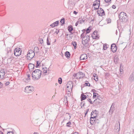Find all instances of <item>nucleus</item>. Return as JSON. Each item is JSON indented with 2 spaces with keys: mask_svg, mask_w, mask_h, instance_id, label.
<instances>
[{
  "mask_svg": "<svg viewBox=\"0 0 134 134\" xmlns=\"http://www.w3.org/2000/svg\"><path fill=\"white\" fill-rule=\"evenodd\" d=\"M41 73L42 71L40 69L34 70L32 74V79L35 80H38L41 77Z\"/></svg>",
  "mask_w": 134,
  "mask_h": 134,
  "instance_id": "obj_1",
  "label": "nucleus"
},
{
  "mask_svg": "<svg viewBox=\"0 0 134 134\" xmlns=\"http://www.w3.org/2000/svg\"><path fill=\"white\" fill-rule=\"evenodd\" d=\"M85 33L83 32L81 35V37L82 38V44L83 45H88V42L90 40V36L86 35H85Z\"/></svg>",
  "mask_w": 134,
  "mask_h": 134,
  "instance_id": "obj_2",
  "label": "nucleus"
},
{
  "mask_svg": "<svg viewBox=\"0 0 134 134\" xmlns=\"http://www.w3.org/2000/svg\"><path fill=\"white\" fill-rule=\"evenodd\" d=\"M35 56L34 52L32 50H29L27 55V59L29 60H31Z\"/></svg>",
  "mask_w": 134,
  "mask_h": 134,
  "instance_id": "obj_3",
  "label": "nucleus"
},
{
  "mask_svg": "<svg viewBox=\"0 0 134 134\" xmlns=\"http://www.w3.org/2000/svg\"><path fill=\"white\" fill-rule=\"evenodd\" d=\"M76 2L75 0H69L68 2L69 8L71 9H72L74 7Z\"/></svg>",
  "mask_w": 134,
  "mask_h": 134,
  "instance_id": "obj_4",
  "label": "nucleus"
},
{
  "mask_svg": "<svg viewBox=\"0 0 134 134\" xmlns=\"http://www.w3.org/2000/svg\"><path fill=\"white\" fill-rule=\"evenodd\" d=\"M21 49L19 48L18 49H15L14 51V54L16 56H19L21 54Z\"/></svg>",
  "mask_w": 134,
  "mask_h": 134,
  "instance_id": "obj_5",
  "label": "nucleus"
},
{
  "mask_svg": "<svg viewBox=\"0 0 134 134\" xmlns=\"http://www.w3.org/2000/svg\"><path fill=\"white\" fill-rule=\"evenodd\" d=\"M25 90L26 92L29 93L34 91V89L32 86H29L26 87L25 88Z\"/></svg>",
  "mask_w": 134,
  "mask_h": 134,
  "instance_id": "obj_6",
  "label": "nucleus"
},
{
  "mask_svg": "<svg viewBox=\"0 0 134 134\" xmlns=\"http://www.w3.org/2000/svg\"><path fill=\"white\" fill-rule=\"evenodd\" d=\"M98 15L100 16H102L105 15V13L103 10L102 8H100L97 11Z\"/></svg>",
  "mask_w": 134,
  "mask_h": 134,
  "instance_id": "obj_7",
  "label": "nucleus"
},
{
  "mask_svg": "<svg viewBox=\"0 0 134 134\" xmlns=\"http://www.w3.org/2000/svg\"><path fill=\"white\" fill-rule=\"evenodd\" d=\"M92 36L93 37V38L96 39L99 38V35L98 33V32L97 31H94L93 33L92 34Z\"/></svg>",
  "mask_w": 134,
  "mask_h": 134,
  "instance_id": "obj_8",
  "label": "nucleus"
},
{
  "mask_svg": "<svg viewBox=\"0 0 134 134\" xmlns=\"http://www.w3.org/2000/svg\"><path fill=\"white\" fill-rule=\"evenodd\" d=\"M111 48L113 52L114 53L116 52L117 50V47L115 43H113L111 45Z\"/></svg>",
  "mask_w": 134,
  "mask_h": 134,
  "instance_id": "obj_9",
  "label": "nucleus"
},
{
  "mask_svg": "<svg viewBox=\"0 0 134 134\" xmlns=\"http://www.w3.org/2000/svg\"><path fill=\"white\" fill-rule=\"evenodd\" d=\"M120 124L119 122V124L117 123L116 124L115 127V131L116 132H118L120 130Z\"/></svg>",
  "mask_w": 134,
  "mask_h": 134,
  "instance_id": "obj_10",
  "label": "nucleus"
},
{
  "mask_svg": "<svg viewBox=\"0 0 134 134\" xmlns=\"http://www.w3.org/2000/svg\"><path fill=\"white\" fill-rule=\"evenodd\" d=\"M77 74L78 76L77 79L82 78L85 76V74L81 72H78Z\"/></svg>",
  "mask_w": 134,
  "mask_h": 134,
  "instance_id": "obj_11",
  "label": "nucleus"
},
{
  "mask_svg": "<svg viewBox=\"0 0 134 134\" xmlns=\"http://www.w3.org/2000/svg\"><path fill=\"white\" fill-rule=\"evenodd\" d=\"M97 117L96 116H93V117H91L90 118V123L91 124L93 125L94 124L95 120L96 119V118Z\"/></svg>",
  "mask_w": 134,
  "mask_h": 134,
  "instance_id": "obj_12",
  "label": "nucleus"
},
{
  "mask_svg": "<svg viewBox=\"0 0 134 134\" xmlns=\"http://www.w3.org/2000/svg\"><path fill=\"white\" fill-rule=\"evenodd\" d=\"M5 75L4 71L2 69L0 71V78L1 79H3Z\"/></svg>",
  "mask_w": 134,
  "mask_h": 134,
  "instance_id": "obj_13",
  "label": "nucleus"
},
{
  "mask_svg": "<svg viewBox=\"0 0 134 134\" xmlns=\"http://www.w3.org/2000/svg\"><path fill=\"white\" fill-rule=\"evenodd\" d=\"M87 55L86 54H83L81 55L80 57V60H84L87 59Z\"/></svg>",
  "mask_w": 134,
  "mask_h": 134,
  "instance_id": "obj_14",
  "label": "nucleus"
},
{
  "mask_svg": "<svg viewBox=\"0 0 134 134\" xmlns=\"http://www.w3.org/2000/svg\"><path fill=\"white\" fill-rule=\"evenodd\" d=\"M129 80L131 82H134V73H133L130 75Z\"/></svg>",
  "mask_w": 134,
  "mask_h": 134,
  "instance_id": "obj_15",
  "label": "nucleus"
},
{
  "mask_svg": "<svg viewBox=\"0 0 134 134\" xmlns=\"http://www.w3.org/2000/svg\"><path fill=\"white\" fill-rule=\"evenodd\" d=\"M49 68H42L43 72V74H46L47 73L49 74Z\"/></svg>",
  "mask_w": 134,
  "mask_h": 134,
  "instance_id": "obj_16",
  "label": "nucleus"
},
{
  "mask_svg": "<svg viewBox=\"0 0 134 134\" xmlns=\"http://www.w3.org/2000/svg\"><path fill=\"white\" fill-rule=\"evenodd\" d=\"M85 19L84 16H81L80 18H79L78 19V20L79 21V24H81L84 22Z\"/></svg>",
  "mask_w": 134,
  "mask_h": 134,
  "instance_id": "obj_17",
  "label": "nucleus"
},
{
  "mask_svg": "<svg viewBox=\"0 0 134 134\" xmlns=\"http://www.w3.org/2000/svg\"><path fill=\"white\" fill-rule=\"evenodd\" d=\"M120 20L122 21L125 22H126L128 20V17L127 16H124V17L121 18H119Z\"/></svg>",
  "mask_w": 134,
  "mask_h": 134,
  "instance_id": "obj_18",
  "label": "nucleus"
},
{
  "mask_svg": "<svg viewBox=\"0 0 134 134\" xmlns=\"http://www.w3.org/2000/svg\"><path fill=\"white\" fill-rule=\"evenodd\" d=\"M59 23V21H56L54 22L53 23L51 24L50 25V26L53 27H54L55 26H57L58 25Z\"/></svg>",
  "mask_w": 134,
  "mask_h": 134,
  "instance_id": "obj_19",
  "label": "nucleus"
},
{
  "mask_svg": "<svg viewBox=\"0 0 134 134\" xmlns=\"http://www.w3.org/2000/svg\"><path fill=\"white\" fill-rule=\"evenodd\" d=\"M100 5V1L99 0H96L94 1L93 4V5L94 7L96 5Z\"/></svg>",
  "mask_w": 134,
  "mask_h": 134,
  "instance_id": "obj_20",
  "label": "nucleus"
},
{
  "mask_svg": "<svg viewBox=\"0 0 134 134\" xmlns=\"http://www.w3.org/2000/svg\"><path fill=\"white\" fill-rule=\"evenodd\" d=\"M127 16L126 14L124 12H121L119 15V18H121L124 17V16Z\"/></svg>",
  "mask_w": 134,
  "mask_h": 134,
  "instance_id": "obj_21",
  "label": "nucleus"
},
{
  "mask_svg": "<svg viewBox=\"0 0 134 134\" xmlns=\"http://www.w3.org/2000/svg\"><path fill=\"white\" fill-rule=\"evenodd\" d=\"M87 97H86V95L84 94L83 93L81 95V100L82 101V100L85 99Z\"/></svg>",
  "mask_w": 134,
  "mask_h": 134,
  "instance_id": "obj_22",
  "label": "nucleus"
},
{
  "mask_svg": "<svg viewBox=\"0 0 134 134\" xmlns=\"http://www.w3.org/2000/svg\"><path fill=\"white\" fill-rule=\"evenodd\" d=\"M113 104H113V103L112 104L111 106L110 110L109 111V113H111V115L113 113V109H114V107L113 106Z\"/></svg>",
  "mask_w": 134,
  "mask_h": 134,
  "instance_id": "obj_23",
  "label": "nucleus"
},
{
  "mask_svg": "<svg viewBox=\"0 0 134 134\" xmlns=\"http://www.w3.org/2000/svg\"><path fill=\"white\" fill-rule=\"evenodd\" d=\"M73 26L72 25H70L68 27V30L69 32H70L73 30Z\"/></svg>",
  "mask_w": 134,
  "mask_h": 134,
  "instance_id": "obj_24",
  "label": "nucleus"
},
{
  "mask_svg": "<svg viewBox=\"0 0 134 134\" xmlns=\"http://www.w3.org/2000/svg\"><path fill=\"white\" fill-rule=\"evenodd\" d=\"M99 96H97V98L95 99L93 101V102H96V103H98L97 104H98L99 103H100V101L99 100Z\"/></svg>",
  "mask_w": 134,
  "mask_h": 134,
  "instance_id": "obj_25",
  "label": "nucleus"
},
{
  "mask_svg": "<svg viewBox=\"0 0 134 134\" xmlns=\"http://www.w3.org/2000/svg\"><path fill=\"white\" fill-rule=\"evenodd\" d=\"M70 52H69L66 51L65 53V55L67 58H70Z\"/></svg>",
  "mask_w": 134,
  "mask_h": 134,
  "instance_id": "obj_26",
  "label": "nucleus"
},
{
  "mask_svg": "<svg viewBox=\"0 0 134 134\" xmlns=\"http://www.w3.org/2000/svg\"><path fill=\"white\" fill-rule=\"evenodd\" d=\"M23 81L26 83H28L29 82L30 80V79L27 78H24L23 80Z\"/></svg>",
  "mask_w": 134,
  "mask_h": 134,
  "instance_id": "obj_27",
  "label": "nucleus"
},
{
  "mask_svg": "<svg viewBox=\"0 0 134 134\" xmlns=\"http://www.w3.org/2000/svg\"><path fill=\"white\" fill-rule=\"evenodd\" d=\"M34 52H35L36 53H37L39 52V49L38 47H34Z\"/></svg>",
  "mask_w": 134,
  "mask_h": 134,
  "instance_id": "obj_28",
  "label": "nucleus"
},
{
  "mask_svg": "<svg viewBox=\"0 0 134 134\" xmlns=\"http://www.w3.org/2000/svg\"><path fill=\"white\" fill-rule=\"evenodd\" d=\"M51 40L50 39H49L48 37L47 40V44L48 45H49L51 44Z\"/></svg>",
  "mask_w": 134,
  "mask_h": 134,
  "instance_id": "obj_29",
  "label": "nucleus"
},
{
  "mask_svg": "<svg viewBox=\"0 0 134 134\" xmlns=\"http://www.w3.org/2000/svg\"><path fill=\"white\" fill-rule=\"evenodd\" d=\"M90 27H89L88 28H87L86 30V33H85V35H87V34L89 33H90Z\"/></svg>",
  "mask_w": 134,
  "mask_h": 134,
  "instance_id": "obj_30",
  "label": "nucleus"
},
{
  "mask_svg": "<svg viewBox=\"0 0 134 134\" xmlns=\"http://www.w3.org/2000/svg\"><path fill=\"white\" fill-rule=\"evenodd\" d=\"M72 44L74 46V48L76 49L77 45V43L75 41H73L72 43Z\"/></svg>",
  "mask_w": 134,
  "mask_h": 134,
  "instance_id": "obj_31",
  "label": "nucleus"
},
{
  "mask_svg": "<svg viewBox=\"0 0 134 134\" xmlns=\"http://www.w3.org/2000/svg\"><path fill=\"white\" fill-rule=\"evenodd\" d=\"M41 63H40L38 61H37L36 62V65L35 66V67H38V66H41Z\"/></svg>",
  "mask_w": 134,
  "mask_h": 134,
  "instance_id": "obj_32",
  "label": "nucleus"
},
{
  "mask_svg": "<svg viewBox=\"0 0 134 134\" xmlns=\"http://www.w3.org/2000/svg\"><path fill=\"white\" fill-rule=\"evenodd\" d=\"M107 44H104L103 45V49L104 50H106L107 48Z\"/></svg>",
  "mask_w": 134,
  "mask_h": 134,
  "instance_id": "obj_33",
  "label": "nucleus"
},
{
  "mask_svg": "<svg viewBox=\"0 0 134 134\" xmlns=\"http://www.w3.org/2000/svg\"><path fill=\"white\" fill-rule=\"evenodd\" d=\"M60 22L62 23V25H63L65 23V19L64 18L62 19L60 21Z\"/></svg>",
  "mask_w": 134,
  "mask_h": 134,
  "instance_id": "obj_34",
  "label": "nucleus"
},
{
  "mask_svg": "<svg viewBox=\"0 0 134 134\" xmlns=\"http://www.w3.org/2000/svg\"><path fill=\"white\" fill-rule=\"evenodd\" d=\"M120 73V74H122L123 73V68H119Z\"/></svg>",
  "mask_w": 134,
  "mask_h": 134,
  "instance_id": "obj_35",
  "label": "nucleus"
},
{
  "mask_svg": "<svg viewBox=\"0 0 134 134\" xmlns=\"http://www.w3.org/2000/svg\"><path fill=\"white\" fill-rule=\"evenodd\" d=\"M97 75L95 74V76L94 75V79L96 81H97L98 80V76H96Z\"/></svg>",
  "mask_w": 134,
  "mask_h": 134,
  "instance_id": "obj_36",
  "label": "nucleus"
},
{
  "mask_svg": "<svg viewBox=\"0 0 134 134\" xmlns=\"http://www.w3.org/2000/svg\"><path fill=\"white\" fill-rule=\"evenodd\" d=\"M98 95H99V94L97 93L93 92V98H94L95 97H96L97 96H98Z\"/></svg>",
  "mask_w": 134,
  "mask_h": 134,
  "instance_id": "obj_37",
  "label": "nucleus"
},
{
  "mask_svg": "<svg viewBox=\"0 0 134 134\" xmlns=\"http://www.w3.org/2000/svg\"><path fill=\"white\" fill-rule=\"evenodd\" d=\"M106 21L107 22V23H111V19L110 18H108L106 19Z\"/></svg>",
  "mask_w": 134,
  "mask_h": 134,
  "instance_id": "obj_38",
  "label": "nucleus"
},
{
  "mask_svg": "<svg viewBox=\"0 0 134 134\" xmlns=\"http://www.w3.org/2000/svg\"><path fill=\"white\" fill-rule=\"evenodd\" d=\"M58 81L59 83L60 84L62 83V79L61 77H59L58 79Z\"/></svg>",
  "mask_w": 134,
  "mask_h": 134,
  "instance_id": "obj_39",
  "label": "nucleus"
},
{
  "mask_svg": "<svg viewBox=\"0 0 134 134\" xmlns=\"http://www.w3.org/2000/svg\"><path fill=\"white\" fill-rule=\"evenodd\" d=\"M28 67H35V65L32 64L30 63L28 64Z\"/></svg>",
  "mask_w": 134,
  "mask_h": 134,
  "instance_id": "obj_40",
  "label": "nucleus"
},
{
  "mask_svg": "<svg viewBox=\"0 0 134 134\" xmlns=\"http://www.w3.org/2000/svg\"><path fill=\"white\" fill-rule=\"evenodd\" d=\"M99 5H96V6H95L94 7V9L95 10H97L98 9L99 7Z\"/></svg>",
  "mask_w": 134,
  "mask_h": 134,
  "instance_id": "obj_41",
  "label": "nucleus"
},
{
  "mask_svg": "<svg viewBox=\"0 0 134 134\" xmlns=\"http://www.w3.org/2000/svg\"><path fill=\"white\" fill-rule=\"evenodd\" d=\"M71 123L69 121L66 124V126L68 127H70V126L69 124H71Z\"/></svg>",
  "mask_w": 134,
  "mask_h": 134,
  "instance_id": "obj_42",
  "label": "nucleus"
},
{
  "mask_svg": "<svg viewBox=\"0 0 134 134\" xmlns=\"http://www.w3.org/2000/svg\"><path fill=\"white\" fill-rule=\"evenodd\" d=\"M87 101L90 103V104H93V103L92 102L91 100L90 99H87Z\"/></svg>",
  "mask_w": 134,
  "mask_h": 134,
  "instance_id": "obj_43",
  "label": "nucleus"
},
{
  "mask_svg": "<svg viewBox=\"0 0 134 134\" xmlns=\"http://www.w3.org/2000/svg\"><path fill=\"white\" fill-rule=\"evenodd\" d=\"M87 82L85 83V85H86V86H90V83H89L88 81H87Z\"/></svg>",
  "mask_w": 134,
  "mask_h": 134,
  "instance_id": "obj_44",
  "label": "nucleus"
},
{
  "mask_svg": "<svg viewBox=\"0 0 134 134\" xmlns=\"http://www.w3.org/2000/svg\"><path fill=\"white\" fill-rule=\"evenodd\" d=\"M93 111L94 113V114H96L95 116H96L97 115V114H98V113H97V111L96 110H94V111Z\"/></svg>",
  "mask_w": 134,
  "mask_h": 134,
  "instance_id": "obj_45",
  "label": "nucleus"
},
{
  "mask_svg": "<svg viewBox=\"0 0 134 134\" xmlns=\"http://www.w3.org/2000/svg\"><path fill=\"white\" fill-rule=\"evenodd\" d=\"M73 76L74 77H76V79H77V77L78 76L77 73L76 74H74Z\"/></svg>",
  "mask_w": 134,
  "mask_h": 134,
  "instance_id": "obj_46",
  "label": "nucleus"
},
{
  "mask_svg": "<svg viewBox=\"0 0 134 134\" xmlns=\"http://www.w3.org/2000/svg\"><path fill=\"white\" fill-rule=\"evenodd\" d=\"M99 122V121L97 119H96L95 120V121L94 123H98Z\"/></svg>",
  "mask_w": 134,
  "mask_h": 134,
  "instance_id": "obj_47",
  "label": "nucleus"
},
{
  "mask_svg": "<svg viewBox=\"0 0 134 134\" xmlns=\"http://www.w3.org/2000/svg\"><path fill=\"white\" fill-rule=\"evenodd\" d=\"M40 43L41 44L43 43V39H41V38L40 39Z\"/></svg>",
  "mask_w": 134,
  "mask_h": 134,
  "instance_id": "obj_48",
  "label": "nucleus"
},
{
  "mask_svg": "<svg viewBox=\"0 0 134 134\" xmlns=\"http://www.w3.org/2000/svg\"><path fill=\"white\" fill-rule=\"evenodd\" d=\"M79 24V21L78 20V21H77L75 23V25L76 26H77V25H78V24Z\"/></svg>",
  "mask_w": 134,
  "mask_h": 134,
  "instance_id": "obj_49",
  "label": "nucleus"
},
{
  "mask_svg": "<svg viewBox=\"0 0 134 134\" xmlns=\"http://www.w3.org/2000/svg\"><path fill=\"white\" fill-rule=\"evenodd\" d=\"M7 134H13V133L12 132L9 131L8 132Z\"/></svg>",
  "mask_w": 134,
  "mask_h": 134,
  "instance_id": "obj_50",
  "label": "nucleus"
},
{
  "mask_svg": "<svg viewBox=\"0 0 134 134\" xmlns=\"http://www.w3.org/2000/svg\"><path fill=\"white\" fill-rule=\"evenodd\" d=\"M27 78H28V79H30V75L29 74H27Z\"/></svg>",
  "mask_w": 134,
  "mask_h": 134,
  "instance_id": "obj_51",
  "label": "nucleus"
},
{
  "mask_svg": "<svg viewBox=\"0 0 134 134\" xmlns=\"http://www.w3.org/2000/svg\"><path fill=\"white\" fill-rule=\"evenodd\" d=\"M3 84L1 82H0V88L3 87Z\"/></svg>",
  "mask_w": 134,
  "mask_h": 134,
  "instance_id": "obj_52",
  "label": "nucleus"
},
{
  "mask_svg": "<svg viewBox=\"0 0 134 134\" xmlns=\"http://www.w3.org/2000/svg\"><path fill=\"white\" fill-rule=\"evenodd\" d=\"M104 1L108 3L111 0H105Z\"/></svg>",
  "mask_w": 134,
  "mask_h": 134,
  "instance_id": "obj_53",
  "label": "nucleus"
},
{
  "mask_svg": "<svg viewBox=\"0 0 134 134\" xmlns=\"http://www.w3.org/2000/svg\"><path fill=\"white\" fill-rule=\"evenodd\" d=\"M94 114V113L93 111L91 113V117H92V115H93Z\"/></svg>",
  "mask_w": 134,
  "mask_h": 134,
  "instance_id": "obj_54",
  "label": "nucleus"
},
{
  "mask_svg": "<svg viewBox=\"0 0 134 134\" xmlns=\"http://www.w3.org/2000/svg\"><path fill=\"white\" fill-rule=\"evenodd\" d=\"M9 84V82H8L5 83L6 86H7Z\"/></svg>",
  "mask_w": 134,
  "mask_h": 134,
  "instance_id": "obj_55",
  "label": "nucleus"
},
{
  "mask_svg": "<svg viewBox=\"0 0 134 134\" xmlns=\"http://www.w3.org/2000/svg\"><path fill=\"white\" fill-rule=\"evenodd\" d=\"M72 37H73L72 36H71V35H70L69 36V39L70 40L71 39H72Z\"/></svg>",
  "mask_w": 134,
  "mask_h": 134,
  "instance_id": "obj_56",
  "label": "nucleus"
},
{
  "mask_svg": "<svg viewBox=\"0 0 134 134\" xmlns=\"http://www.w3.org/2000/svg\"><path fill=\"white\" fill-rule=\"evenodd\" d=\"M116 60H117V57H114V60L115 62Z\"/></svg>",
  "mask_w": 134,
  "mask_h": 134,
  "instance_id": "obj_57",
  "label": "nucleus"
},
{
  "mask_svg": "<svg viewBox=\"0 0 134 134\" xmlns=\"http://www.w3.org/2000/svg\"><path fill=\"white\" fill-rule=\"evenodd\" d=\"M116 8V6L114 5H113V6H112V8L114 9H115V8Z\"/></svg>",
  "mask_w": 134,
  "mask_h": 134,
  "instance_id": "obj_58",
  "label": "nucleus"
},
{
  "mask_svg": "<svg viewBox=\"0 0 134 134\" xmlns=\"http://www.w3.org/2000/svg\"><path fill=\"white\" fill-rule=\"evenodd\" d=\"M73 13L75 15H76L77 13V12L76 11H74L73 12Z\"/></svg>",
  "mask_w": 134,
  "mask_h": 134,
  "instance_id": "obj_59",
  "label": "nucleus"
},
{
  "mask_svg": "<svg viewBox=\"0 0 134 134\" xmlns=\"http://www.w3.org/2000/svg\"><path fill=\"white\" fill-rule=\"evenodd\" d=\"M109 75V74L108 73H106L105 74V76H108Z\"/></svg>",
  "mask_w": 134,
  "mask_h": 134,
  "instance_id": "obj_60",
  "label": "nucleus"
},
{
  "mask_svg": "<svg viewBox=\"0 0 134 134\" xmlns=\"http://www.w3.org/2000/svg\"><path fill=\"white\" fill-rule=\"evenodd\" d=\"M45 49H46L45 50V53H46L48 51V50L46 48Z\"/></svg>",
  "mask_w": 134,
  "mask_h": 134,
  "instance_id": "obj_61",
  "label": "nucleus"
},
{
  "mask_svg": "<svg viewBox=\"0 0 134 134\" xmlns=\"http://www.w3.org/2000/svg\"><path fill=\"white\" fill-rule=\"evenodd\" d=\"M92 91L94 92L96 91L94 89H93L92 90Z\"/></svg>",
  "mask_w": 134,
  "mask_h": 134,
  "instance_id": "obj_62",
  "label": "nucleus"
},
{
  "mask_svg": "<svg viewBox=\"0 0 134 134\" xmlns=\"http://www.w3.org/2000/svg\"><path fill=\"white\" fill-rule=\"evenodd\" d=\"M44 66V64H43V63H42L41 65V66H42V67Z\"/></svg>",
  "mask_w": 134,
  "mask_h": 134,
  "instance_id": "obj_63",
  "label": "nucleus"
},
{
  "mask_svg": "<svg viewBox=\"0 0 134 134\" xmlns=\"http://www.w3.org/2000/svg\"><path fill=\"white\" fill-rule=\"evenodd\" d=\"M73 134H79L78 132H75Z\"/></svg>",
  "mask_w": 134,
  "mask_h": 134,
  "instance_id": "obj_64",
  "label": "nucleus"
}]
</instances>
